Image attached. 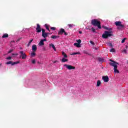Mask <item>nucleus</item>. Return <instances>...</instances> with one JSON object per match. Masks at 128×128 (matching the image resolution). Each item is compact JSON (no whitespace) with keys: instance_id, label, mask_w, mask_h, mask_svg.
<instances>
[{"instance_id":"f257e3e1","label":"nucleus","mask_w":128,"mask_h":128,"mask_svg":"<svg viewBox=\"0 0 128 128\" xmlns=\"http://www.w3.org/2000/svg\"><path fill=\"white\" fill-rule=\"evenodd\" d=\"M111 62L109 63V64L111 66H114V70L115 74H120V71L118 70V64H120L118 62H115L112 60H110Z\"/></svg>"},{"instance_id":"de8ad7c7","label":"nucleus","mask_w":128,"mask_h":128,"mask_svg":"<svg viewBox=\"0 0 128 128\" xmlns=\"http://www.w3.org/2000/svg\"><path fill=\"white\" fill-rule=\"evenodd\" d=\"M79 34H82V31H80Z\"/></svg>"},{"instance_id":"9d476101","label":"nucleus","mask_w":128,"mask_h":128,"mask_svg":"<svg viewBox=\"0 0 128 128\" xmlns=\"http://www.w3.org/2000/svg\"><path fill=\"white\" fill-rule=\"evenodd\" d=\"M36 50H38V47H36V45L34 44L32 46V50L34 52H36Z\"/></svg>"},{"instance_id":"a19ab883","label":"nucleus","mask_w":128,"mask_h":128,"mask_svg":"<svg viewBox=\"0 0 128 128\" xmlns=\"http://www.w3.org/2000/svg\"><path fill=\"white\" fill-rule=\"evenodd\" d=\"M124 42H126V38H124L122 41V43L124 44Z\"/></svg>"},{"instance_id":"393cba45","label":"nucleus","mask_w":128,"mask_h":128,"mask_svg":"<svg viewBox=\"0 0 128 128\" xmlns=\"http://www.w3.org/2000/svg\"><path fill=\"white\" fill-rule=\"evenodd\" d=\"M100 84H102V82H100V80H98L97 82V86H100Z\"/></svg>"},{"instance_id":"6e6552de","label":"nucleus","mask_w":128,"mask_h":128,"mask_svg":"<svg viewBox=\"0 0 128 128\" xmlns=\"http://www.w3.org/2000/svg\"><path fill=\"white\" fill-rule=\"evenodd\" d=\"M102 80H104V82H108V80H110V78L108 76H102Z\"/></svg>"},{"instance_id":"8fccbe9b","label":"nucleus","mask_w":128,"mask_h":128,"mask_svg":"<svg viewBox=\"0 0 128 128\" xmlns=\"http://www.w3.org/2000/svg\"><path fill=\"white\" fill-rule=\"evenodd\" d=\"M11 42H14V40Z\"/></svg>"},{"instance_id":"4468645a","label":"nucleus","mask_w":128,"mask_h":128,"mask_svg":"<svg viewBox=\"0 0 128 128\" xmlns=\"http://www.w3.org/2000/svg\"><path fill=\"white\" fill-rule=\"evenodd\" d=\"M50 46H52L53 48V50H54L56 52V46H54V44H50Z\"/></svg>"},{"instance_id":"c9c22d12","label":"nucleus","mask_w":128,"mask_h":128,"mask_svg":"<svg viewBox=\"0 0 128 128\" xmlns=\"http://www.w3.org/2000/svg\"><path fill=\"white\" fill-rule=\"evenodd\" d=\"M14 52V50L11 49L10 50L8 51V54H10L11 52Z\"/></svg>"},{"instance_id":"79ce46f5","label":"nucleus","mask_w":128,"mask_h":128,"mask_svg":"<svg viewBox=\"0 0 128 128\" xmlns=\"http://www.w3.org/2000/svg\"><path fill=\"white\" fill-rule=\"evenodd\" d=\"M6 60H12V57L8 56L6 58Z\"/></svg>"},{"instance_id":"412c9836","label":"nucleus","mask_w":128,"mask_h":128,"mask_svg":"<svg viewBox=\"0 0 128 128\" xmlns=\"http://www.w3.org/2000/svg\"><path fill=\"white\" fill-rule=\"evenodd\" d=\"M70 56H74L75 54H80V52H74L70 54Z\"/></svg>"},{"instance_id":"a878e982","label":"nucleus","mask_w":128,"mask_h":128,"mask_svg":"<svg viewBox=\"0 0 128 128\" xmlns=\"http://www.w3.org/2000/svg\"><path fill=\"white\" fill-rule=\"evenodd\" d=\"M116 52V49L114 48H112L110 50V52Z\"/></svg>"},{"instance_id":"9b49d317","label":"nucleus","mask_w":128,"mask_h":128,"mask_svg":"<svg viewBox=\"0 0 128 128\" xmlns=\"http://www.w3.org/2000/svg\"><path fill=\"white\" fill-rule=\"evenodd\" d=\"M114 24H116V26H120L122 25V22H114Z\"/></svg>"},{"instance_id":"58836bf2","label":"nucleus","mask_w":128,"mask_h":128,"mask_svg":"<svg viewBox=\"0 0 128 128\" xmlns=\"http://www.w3.org/2000/svg\"><path fill=\"white\" fill-rule=\"evenodd\" d=\"M22 38H18L17 40L16 41V42H20V40H22Z\"/></svg>"},{"instance_id":"a18cd8bd","label":"nucleus","mask_w":128,"mask_h":128,"mask_svg":"<svg viewBox=\"0 0 128 128\" xmlns=\"http://www.w3.org/2000/svg\"><path fill=\"white\" fill-rule=\"evenodd\" d=\"M12 56H18V54H12Z\"/></svg>"},{"instance_id":"f3484780","label":"nucleus","mask_w":128,"mask_h":128,"mask_svg":"<svg viewBox=\"0 0 128 128\" xmlns=\"http://www.w3.org/2000/svg\"><path fill=\"white\" fill-rule=\"evenodd\" d=\"M42 36H43L44 38H46L48 37V34H46V32L43 33V34H42Z\"/></svg>"},{"instance_id":"7ed1b4c3","label":"nucleus","mask_w":128,"mask_h":128,"mask_svg":"<svg viewBox=\"0 0 128 128\" xmlns=\"http://www.w3.org/2000/svg\"><path fill=\"white\" fill-rule=\"evenodd\" d=\"M91 24L94 26H98V28H102V26H100V22L96 19L92 20L91 21Z\"/></svg>"},{"instance_id":"4be33fe9","label":"nucleus","mask_w":128,"mask_h":128,"mask_svg":"<svg viewBox=\"0 0 128 128\" xmlns=\"http://www.w3.org/2000/svg\"><path fill=\"white\" fill-rule=\"evenodd\" d=\"M20 64V61L12 62V66H14V64Z\"/></svg>"},{"instance_id":"bb28decb","label":"nucleus","mask_w":128,"mask_h":128,"mask_svg":"<svg viewBox=\"0 0 128 128\" xmlns=\"http://www.w3.org/2000/svg\"><path fill=\"white\" fill-rule=\"evenodd\" d=\"M90 44H93L94 46H96V44H94V42L90 40Z\"/></svg>"},{"instance_id":"2f4dec72","label":"nucleus","mask_w":128,"mask_h":128,"mask_svg":"<svg viewBox=\"0 0 128 128\" xmlns=\"http://www.w3.org/2000/svg\"><path fill=\"white\" fill-rule=\"evenodd\" d=\"M41 30L42 32V34L46 33V30H44V29L42 28L41 29Z\"/></svg>"},{"instance_id":"864d4df0","label":"nucleus","mask_w":128,"mask_h":128,"mask_svg":"<svg viewBox=\"0 0 128 128\" xmlns=\"http://www.w3.org/2000/svg\"><path fill=\"white\" fill-rule=\"evenodd\" d=\"M0 66H2V64H0Z\"/></svg>"},{"instance_id":"0eeeda50","label":"nucleus","mask_w":128,"mask_h":128,"mask_svg":"<svg viewBox=\"0 0 128 128\" xmlns=\"http://www.w3.org/2000/svg\"><path fill=\"white\" fill-rule=\"evenodd\" d=\"M64 34V36H68V33L66 32L64 30V29L61 28L60 30L58 32V34L60 36V34Z\"/></svg>"},{"instance_id":"e433bc0d","label":"nucleus","mask_w":128,"mask_h":128,"mask_svg":"<svg viewBox=\"0 0 128 128\" xmlns=\"http://www.w3.org/2000/svg\"><path fill=\"white\" fill-rule=\"evenodd\" d=\"M108 46H110V48H112V43H108Z\"/></svg>"},{"instance_id":"37998d69","label":"nucleus","mask_w":128,"mask_h":128,"mask_svg":"<svg viewBox=\"0 0 128 128\" xmlns=\"http://www.w3.org/2000/svg\"><path fill=\"white\" fill-rule=\"evenodd\" d=\"M94 50H98V47H94Z\"/></svg>"},{"instance_id":"b1692460","label":"nucleus","mask_w":128,"mask_h":128,"mask_svg":"<svg viewBox=\"0 0 128 128\" xmlns=\"http://www.w3.org/2000/svg\"><path fill=\"white\" fill-rule=\"evenodd\" d=\"M33 40H34V39H32L31 40H30V41L28 43V46H30V44L32 42Z\"/></svg>"},{"instance_id":"1a4fd4ad","label":"nucleus","mask_w":128,"mask_h":128,"mask_svg":"<svg viewBox=\"0 0 128 128\" xmlns=\"http://www.w3.org/2000/svg\"><path fill=\"white\" fill-rule=\"evenodd\" d=\"M36 32H42V28H40V25L39 24H36Z\"/></svg>"},{"instance_id":"dca6fc26","label":"nucleus","mask_w":128,"mask_h":128,"mask_svg":"<svg viewBox=\"0 0 128 128\" xmlns=\"http://www.w3.org/2000/svg\"><path fill=\"white\" fill-rule=\"evenodd\" d=\"M61 61L62 62H68V60L66 58H62Z\"/></svg>"},{"instance_id":"a211bd4d","label":"nucleus","mask_w":128,"mask_h":128,"mask_svg":"<svg viewBox=\"0 0 128 128\" xmlns=\"http://www.w3.org/2000/svg\"><path fill=\"white\" fill-rule=\"evenodd\" d=\"M2 38H8V34H4V35L2 36Z\"/></svg>"},{"instance_id":"cd10ccee","label":"nucleus","mask_w":128,"mask_h":128,"mask_svg":"<svg viewBox=\"0 0 128 128\" xmlns=\"http://www.w3.org/2000/svg\"><path fill=\"white\" fill-rule=\"evenodd\" d=\"M6 64H12V61H9V62H7L6 63Z\"/></svg>"},{"instance_id":"09e8293b","label":"nucleus","mask_w":128,"mask_h":128,"mask_svg":"<svg viewBox=\"0 0 128 128\" xmlns=\"http://www.w3.org/2000/svg\"><path fill=\"white\" fill-rule=\"evenodd\" d=\"M46 34H47V36H48V34H50V33H48V32H46Z\"/></svg>"},{"instance_id":"aec40b11","label":"nucleus","mask_w":128,"mask_h":128,"mask_svg":"<svg viewBox=\"0 0 128 128\" xmlns=\"http://www.w3.org/2000/svg\"><path fill=\"white\" fill-rule=\"evenodd\" d=\"M39 46H44V42H43L42 40H41L39 42Z\"/></svg>"},{"instance_id":"ddd939ff","label":"nucleus","mask_w":128,"mask_h":128,"mask_svg":"<svg viewBox=\"0 0 128 128\" xmlns=\"http://www.w3.org/2000/svg\"><path fill=\"white\" fill-rule=\"evenodd\" d=\"M74 45L75 46H76V48H80L81 46H80V44H78V43H74Z\"/></svg>"},{"instance_id":"c756f323","label":"nucleus","mask_w":128,"mask_h":128,"mask_svg":"<svg viewBox=\"0 0 128 128\" xmlns=\"http://www.w3.org/2000/svg\"><path fill=\"white\" fill-rule=\"evenodd\" d=\"M68 26L69 28H72V26H74V25L72 24H68Z\"/></svg>"},{"instance_id":"c85d7f7f","label":"nucleus","mask_w":128,"mask_h":128,"mask_svg":"<svg viewBox=\"0 0 128 128\" xmlns=\"http://www.w3.org/2000/svg\"><path fill=\"white\" fill-rule=\"evenodd\" d=\"M77 44H80V42H82V40L80 39H79L76 40Z\"/></svg>"},{"instance_id":"72a5a7b5","label":"nucleus","mask_w":128,"mask_h":128,"mask_svg":"<svg viewBox=\"0 0 128 128\" xmlns=\"http://www.w3.org/2000/svg\"><path fill=\"white\" fill-rule=\"evenodd\" d=\"M92 30L93 32H96V29H94V28H92Z\"/></svg>"},{"instance_id":"49530a36","label":"nucleus","mask_w":128,"mask_h":128,"mask_svg":"<svg viewBox=\"0 0 128 128\" xmlns=\"http://www.w3.org/2000/svg\"><path fill=\"white\" fill-rule=\"evenodd\" d=\"M105 30H108V28L106 26L104 27Z\"/></svg>"},{"instance_id":"3c124183","label":"nucleus","mask_w":128,"mask_h":128,"mask_svg":"<svg viewBox=\"0 0 128 128\" xmlns=\"http://www.w3.org/2000/svg\"><path fill=\"white\" fill-rule=\"evenodd\" d=\"M126 48H128V46H126Z\"/></svg>"},{"instance_id":"f704fd0d","label":"nucleus","mask_w":128,"mask_h":128,"mask_svg":"<svg viewBox=\"0 0 128 128\" xmlns=\"http://www.w3.org/2000/svg\"><path fill=\"white\" fill-rule=\"evenodd\" d=\"M32 64H36V60L34 59L32 60Z\"/></svg>"},{"instance_id":"6ab92c4d","label":"nucleus","mask_w":128,"mask_h":128,"mask_svg":"<svg viewBox=\"0 0 128 128\" xmlns=\"http://www.w3.org/2000/svg\"><path fill=\"white\" fill-rule=\"evenodd\" d=\"M60 38V36H51L52 38H54L56 40V38Z\"/></svg>"},{"instance_id":"4c0bfd02","label":"nucleus","mask_w":128,"mask_h":128,"mask_svg":"<svg viewBox=\"0 0 128 128\" xmlns=\"http://www.w3.org/2000/svg\"><path fill=\"white\" fill-rule=\"evenodd\" d=\"M50 30H56V28L55 27H51Z\"/></svg>"},{"instance_id":"ea45409f","label":"nucleus","mask_w":128,"mask_h":128,"mask_svg":"<svg viewBox=\"0 0 128 128\" xmlns=\"http://www.w3.org/2000/svg\"><path fill=\"white\" fill-rule=\"evenodd\" d=\"M122 52H124V54H126L128 52H126V49H124L122 50Z\"/></svg>"},{"instance_id":"5fc2aeb1","label":"nucleus","mask_w":128,"mask_h":128,"mask_svg":"<svg viewBox=\"0 0 128 128\" xmlns=\"http://www.w3.org/2000/svg\"><path fill=\"white\" fill-rule=\"evenodd\" d=\"M22 48H20V50H22Z\"/></svg>"},{"instance_id":"20e7f679","label":"nucleus","mask_w":128,"mask_h":128,"mask_svg":"<svg viewBox=\"0 0 128 128\" xmlns=\"http://www.w3.org/2000/svg\"><path fill=\"white\" fill-rule=\"evenodd\" d=\"M112 32L105 31L104 34L102 35V38H108L110 36H112Z\"/></svg>"},{"instance_id":"603ef678","label":"nucleus","mask_w":128,"mask_h":128,"mask_svg":"<svg viewBox=\"0 0 128 128\" xmlns=\"http://www.w3.org/2000/svg\"><path fill=\"white\" fill-rule=\"evenodd\" d=\"M56 61L54 62V64H56Z\"/></svg>"},{"instance_id":"473e14b6","label":"nucleus","mask_w":128,"mask_h":128,"mask_svg":"<svg viewBox=\"0 0 128 128\" xmlns=\"http://www.w3.org/2000/svg\"><path fill=\"white\" fill-rule=\"evenodd\" d=\"M36 56V53H34V52H33L31 53V56Z\"/></svg>"},{"instance_id":"f03ea898","label":"nucleus","mask_w":128,"mask_h":128,"mask_svg":"<svg viewBox=\"0 0 128 128\" xmlns=\"http://www.w3.org/2000/svg\"><path fill=\"white\" fill-rule=\"evenodd\" d=\"M111 62L109 63V64L111 66H114V70L115 74H120V71L118 70V64H120L118 62H115L112 60H110Z\"/></svg>"},{"instance_id":"2eb2a0df","label":"nucleus","mask_w":128,"mask_h":128,"mask_svg":"<svg viewBox=\"0 0 128 128\" xmlns=\"http://www.w3.org/2000/svg\"><path fill=\"white\" fill-rule=\"evenodd\" d=\"M62 56H63L64 58H68V55H66V54L64 52H62Z\"/></svg>"},{"instance_id":"c03bdc74","label":"nucleus","mask_w":128,"mask_h":128,"mask_svg":"<svg viewBox=\"0 0 128 128\" xmlns=\"http://www.w3.org/2000/svg\"><path fill=\"white\" fill-rule=\"evenodd\" d=\"M42 40V42H46V38H44L43 40Z\"/></svg>"},{"instance_id":"f8f14e48","label":"nucleus","mask_w":128,"mask_h":128,"mask_svg":"<svg viewBox=\"0 0 128 128\" xmlns=\"http://www.w3.org/2000/svg\"><path fill=\"white\" fill-rule=\"evenodd\" d=\"M124 28V25L122 24L121 25L118 26L117 28H118V30H122V28Z\"/></svg>"},{"instance_id":"423d86ee","label":"nucleus","mask_w":128,"mask_h":128,"mask_svg":"<svg viewBox=\"0 0 128 128\" xmlns=\"http://www.w3.org/2000/svg\"><path fill=\"white\" fill-rule=\"evenodd\" d=\"M64 66H66L68 70H76V67L74 66H72L71 65L65 64Z\"/></svg>"},{"instance_id":"7c9ffc66","label":"nucleus","mask_w":128,"mask_h":128,"mask_svg":"<svg viewBox=\"0 0 128 128\" xmlns=\"http://www.w3.org/2000/svg\"><path fill=\"white\" fill-rule=\"evenodd\" d=\"M98 60L99 62H104V59H102V58H98Z\"/></svg>"},{"instance_id":"39448f33","label":"nucleus","mask_w":128,"mask_h":128,"mask_svg":"<svg viewBox=\"0 0 128 128\" xmlns=\"http://www.w3.org/2000/svg\"><path fill=\"white\" fill-rule=\"evenodd\" d=\"M20 58H22V60H26V54L24 51H20Z\"/></svg>"},{"instance_id":"5701e85b","label":"nucleus","mask_w":128,"mask_h":128,"mask_svg":"<svg viewBox=\"0 0 128 128\" xmlns=\"http://www.w3.org/2000/svg\"><path fill=\"white\" fill-rule=\"evenodd\" d=\"M44 26H45V27L46 28V30H48V32H50V27L48 26V24H46Z\"/></svg>"}]
</instances>
